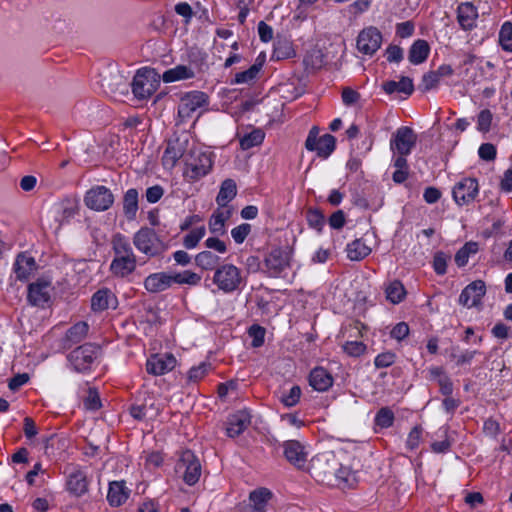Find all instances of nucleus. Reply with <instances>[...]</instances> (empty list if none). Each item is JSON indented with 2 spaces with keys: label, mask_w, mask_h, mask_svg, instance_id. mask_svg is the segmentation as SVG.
<instances>
[{
  "label": "nucleus",
  "mask_w": 512,
  "mask_h": 512,
  "mask_svg": "<svg viewBox=\"0 0 512 512\" xmlns=\"http://www.w3.org/2000/svg\"><path fill=\"white\" fill-rule=\"evenodd\" d=\"M114 257L110 263V272L117 278H126L137 267V258L129 241L122 235H116L112 240Z\"/></svg>",
  "instance_id": "nucleus-1"
},
{
  "label": "nucleus",
  "mask_w": 512,
  "mask_h": 512,
  "mask_svg": "<svg viewBox=\"0 0 512 512\" xmlns=\"http://www.w3.org/2000/svg\"><path fill=\"white\" fill-rule=\"evenodd\" d=\"M212 281L218 290L225 294L238 291L245 285L241 269L231 263L222 264L217 267Z\"/></svg>",
  "instance_id": "nucleus-2"
},
{
  "label": "nucleus",
  "mask_w": 512,
  "mask_h": 512,
  "mask_svg": "<svg viewBox=\"0 0 512 512\" xmlns=\"http://www.w3.org/2000/svg\"><path fill=\"white\" fill-rule=\"evenodd\" d=\"M137 100L149 99L160 86L159 74L151 68L139 69L129 84Z\"/></svg>",
  "instance_id": "nucleus-3"
},
{
  "label": "nucleus",
  "mask_w": 512,
  "mask_h": 512,
  "mask_svg": "<svg viewBox=\"0 0 512 512\" xmlns=\"http://www.w3.org/2000/svg\"><path fill=\"white\" fill-rule=\"evenodd\" d=\"M184 175L189 181H197L209 173L212 168L210 153L196 147L190 148L185 156Z\"/></svg>",
  "instance_id": "nucleus-4"
},
{
  "label": "nucleus",
  "mask_w": 512,
  "mask_h": 512,
  "mask_svg": "<svg viewBox=\"0 0 512 512\" xmlns=\"http://www.w3.org/2000/svg\"><path fill=\"white\" fill-rule=\"evenodd\" d=\"M339 462L333 452H324L311 459L310 474L318 482L330 484Z\"/></svg>",
  "instance_id": "nucleus-5"
},
{
  "label": "nucleus",
  "mask_w": 512,
  "mask_h": 512,
  "mask_svg": "<svg viewBox=\"0 0 512 512\" xmlns=\"http://www.w3.org/2000/svg\"><path fill=\"white\" fill-rule=\"evenodd\" d=\"M208 105V96L201 91H190L181 96L178 104V117L185 122L199 116Z\"/></svg>",
  "instance_id": "nucleus-6"
},
{
  "label": "nucleus",
  "mask_w": 512,
  "mask_h": 512,
  "mask_svg": "<svg viewBox=\"0 0 512 512\" xmlns=\"http://www.w3.org/2000/svg\"><path fill=\"white\" fill-rule=\"evenodd\" d=\"M133 244L136 249L148 257L162 254L165 245L156 232L148 227L141 228L133 236Z\"/></svg>",
  "instance_id": "nucleus-7"
},
{
  "label": "nucleus",
  "mask_w": 512,
  "mask_h": 512,
  "mask_svg": "<svg viewBox=\"0 0 512 512\" xmlns=\"http://www.w3.org/2000/svg\"><path fill=\"white\" fill-rule=\"evenodd\" d=\"M305 148L308 151L316 152L318 157L326 159L335 150L336 139L331 134H324L319 137L318 127L314 126L308 133Z\"/></svg>",
  "instance_id": "nucleus-8"
},
{
  "label": "nucleus",
  "mask_w": 512,
  "mask_h": 512,
  "mask_svg": "<svg viewBox=\"0 0 512 512\" xmlns=\"http://www.w3.org/2000/svg\"><path fill=\"white\" fill-rule=\"evenodd\" d=\"M98 356V348L91 344L77 347L68 355V361L77 372H86L92 368Z\"/></svg>",
  "instance_id": "nucleus-9"
},
{
  "label": "nucleus",
  "mask_w": 512,
  "mask_h": 512,
  "mask_svg": "<svg viewBox=\"0 0 512 512\" xmlns=\"http://www.w3.org/2000/svg\"><path fill=\"white\" fill-rule=\"evenodd\" d=\"M176 470L182 474L184 482L191 486L196 484L200 478L201 464L192 451L185 450L180 456Z\"/></svg>",
  "instance_id": "nucleus-10"
},
{
  "label": "nucleus",
  "mask_w": 512,
  "mask_h": 512,
  "mask_svg": "<svg viewBox=\"0 0 512 512\" xmlns=\"http://www.w3.org/2000/svg\"><path fill=\"white\" fill-rule=\"evenodd\" d=\"M84 203L91 210L106 211L113 205L114 195L106 186L97 185L85 193Z\"/></svg>",
  "instance_id": "nucleus-11"
},
{
  "label": "nucleus",
  "mask_w": 512,
  "mask_h": 512,
  "mask_svg": "<svg viewBox=\"0 0 512 512\" xmlns=\"http://www.w3.org/2000/svg\"><path fill=\"white\" fill-rule=\"evenodd\" d=\"M383 36L380 30L369 26L360 31L356 41L357 50L368 56H373L381 47Z\"/></svg>",
  "instance_id": "nucleus-12"
},
{
  "label": "nucleus",
  "mask_w": 512,
  "mask_h": 512,
  "mask_svg": "<svg viewBox=\"0 0 512 512\" xmlns=\"http://www.w3.org/2000/svg\"><path fill=\"white\" fill-rule=\"evenodd\" d=\"M417 142V135L412 128L399 127L390 139V150L393 154L409 155Z\"/></svg>",
  "instance_id": "nucleus-13"
},
{
  "label": "nucleus",
  "mask_w": 512,
  "mask_h": 512,
  "mask_svg": "<svg viewBox=\"0 0 512 512\" xmlns=\"http://www.w3.org/2000/svg\"><path fill=\"white\" fill-rule=\"evenodd\" d=\"M189 140L187 135L170 139L162 156V163L165 168H173L180 158L187 155Z\"/></svg>",
  "instance_id": "nucleus-14"
},
{
  "label": "nucleus",
  "mask_w": 512,
  "mask_h": 512,
  "mask_svg": "<svg viewBox=\"0 0 512 512\" xmlns=\"http://www.w3.org/2000/svg\"><path fill=\"white\" fill-rule=\"evenodd\" d=\"M103 91L107 94H127L129 83L125 76L116 68L109 69L101 74L100 80Z\"/></svg>",
  "instance_id": "nucleus-15"
},
{
  "label": "nucleus",
  "mask_w": 512,
  "mask_h": 512,
  "mask_svg": "<svg viewBox=\"0 0 512 512\" xmlns=\"http://www.w3.org/2000/svg\"><path fill=\"white\" fill-rule=\"evenodd\" d=\"M177 360L171 353L153 354L146 362V370L154 376L164 375L175 368Z\"/></svg>",
  "instance_id": "nucleus-16"
},
{
  "label": "nucleus",
  "mask_w": 512,
  "mask_h": 512,
  "mask_svg": "<svg viewBox=\"0 0 512 512\" xmlns=\"http://www.w3.org/2000/svg\"><path fill=\"white\" fill-rule=\"evenodd\" d=\"M453 198L458 205L472 202L478 194V183L474 178H464L453 188Z\"/></svg>",
  "instance_id": "nucleus-17"
},
{
  "label": "nucleus",
  "mask_w": 512,
  "mask_h": 512,
  "mask_svg": "<svg viewBox=\"0 0 512 512\" xmlns=\"http://www.w3.org/2000/svg\"><path fill=\"white\" fill-rule=\"evenodd\" d=\"M485 293V283L482 280L473 281L462 290L459 303L467 308L476 307L480 304Z\"/></svg>",
  "instance_id": "nucleus-18"
},
{
  "label": "nucleus",
  "mask_w": 512,
  "mask_h": 512,
  "mask_svg": "<svg viewBox=\"0 0 512 512\" xmlns=\"http://www.w3.org/2000/svg\"><path fill=\"white\" fill-rule=\"evenodd\" d=\"M51 292V282L46 279H38L28 287V300L32 305L44 306L50 300Z\"/></svg>",
  "instance_id": "nucleus-19"
},
{
  "label": "nucleus",
  "mask_w": 512,
  "mask_h": 512,
  "mask_svg": "<svg viewBox=\"0 0 512 512\" xmlns=\"http://www.w3.org/2000/svg\"><path fill=\"white\" fill-rule=\"evenodd\" d=\"M117 306V297L108 288L99 289L92 295L91 308L94 312H102L107 309H116Z\"/></svg>",
  "instance_id": "nucleus-20"
},
{
  "label": "nucleus",
  "mask_w": 512,
  "mask_h": 512,
  "mask_svg": "<svg viewBox=\"0 0 512 512\" xmlns=\"http://www.w3.org/2000/svg\"><path fill=\"white\" fill-rule=\"evenodd\" d=\"M144 288L149 293H160L173 285L172 274L156 272L148 275L143 282Z\"/></svg>",
  "instance_id": "nucleus-21"
},
{
  "label": "nucleus",
  "mask_w": 512,
  "mask_h": 512,
  "mask_svg": "<svg viewBox=\"0 0 512 512\" xmlns=\"http://www.w3.org/2000/svg\"><path fill=\"white\" fill-rule=\"evenodd\" d=\"M477 8L470 2L461 3L457 7V22L463 30L469 31L476 27Z\"/></svg>",
  "instance_id": "nucleus-22"
},
{
  "label": "nucleus",
  "mask_w": 512,
  "mask_h": 512,
  "mask_svg": "<svg viewBox=\"0 0 512 512\" xmlns=\"http://www.w3.org/2000/svg\"><path fill=\"white\" fill-rule=\"evenodd\" d=\"M232 216V208L218 207L210 216L208 228L211 234L222 236L226 233V222Z\"/></svg>",
  "instance_id": "nucleus-23"
},
{
  "label": "nucleus",
  "mask_w": 512,
  "mask_h": 512,
  "mask_svg": "<svg viewBox=\"0 0 512 512\" xmlns=\"http://www.w3.org/2000/svg\"><path fill=\"white\" fill-rule=\"evenodd\" d=\"M131 490L126 486L125 481H112L109 483L107 501L112 507H119L126 503L130 497Z\"/></svg>",
  "instance_id": "nucleus-24"
},
{
  "label": "nucleus",
  "mask_w": 512,
  "mask_h": 512,
  "mask_svg": "<svg viewBox=\"0 0 512 512\" xmlns=\"http://www.w3.org/2000/svg\"><path fill=\"white\" fill-rule=\"evenodd\" d=\"M251 423L248 411L240 410L228 418L226 432L229 437H236L244 432Z\"/></svg>",
  "instance_id": "nucleus-25"
},
{
  "label": "nucleus",
  "mask_w": 512,
  "mask_h": 512,
  "mask_svg": "<svg viewBox=\"0 0 512 512\" xmlns=\"http://www.w3.org/2000/svg\"><path fill=\"white\" fill-rule=\"evenodd\" d=\"M284 455L291 464L297 467H303L307 460L305 447L295 440L284 443Z\"/></svg>",
  "instance_id": "nucleus-26"
},
{
  "label": "nucleus",
  "mask_w": 512,
  "mask_h": 512,
  "mask_svg": "<svg viewBox=\"0 0 512 512\" xmlns=\"http://www.w3.org/2000/svg\"><path fill=\"white\" fill-rule=\"evenodd\" d=\"M35 270L36 262L32 256L25 253H21L17 256L13 265V271L18 280H27Z\"/></svg>",
  "instance_id": "nucleus-27"
},
{
  "label": "nucleus",
  "mask_w": 512,
  "mask_h": 512,
  "mask_svg": "<svg viewBox=\"0 0 512 512\" xmlns=\"http://www.w3.org/2000/svg\"><path fill=\"white\" fill-rule=\"evenodd\" d=\"M309 383L313 389L324 392L332 386L333 377L326 369L316 367L310 372Z\"/></svg>",
  "instance_id": "nucleus-28"
},
{
  "label": "nucleus",
  "mask_w": 512,
  "mask_h": 512,
  "mask_svg": "<svg viewBox=\"0 0 512 512\" xmlns=\"http://www.w3.org/2000/svg\"><path fill=\"white\" fill-rule=\"evenodd\" d=\"M67 489L74 496L84 495L88 490L86 474L80 470L71 472L67 479Z\"/></svg>",
  "instance_id": "nucleus-29"
},
{
  "label": "nucleus",
  "mask_w": 512,
  "mask_h": 512,
  "mask_svg": "<svg viewBox=\"0 0 512 512\" xmlns=\"http://www.w3.org/2000/svg\"><path fill=\"white\" fill-rule=\"evenodd\" d=\"M194 76L195 72L192 67L187 65H177L166 70L162 75V80L165 83H172L176 81L191 79Z\"/></svg>",
  "instance_id": "nucleus-30"
},
{
  "label": "nucleus",
  "mask_w": 512,
  "mask_h": 512,
  "mask_svg": "<svg viewBox=\"0 0 512 512\" xmlns=\"http://www.w3.org/2000/svg\"><path fill=\"white\" fill-rule=\"evenodd\" d=\"M236 194L237 187L235 181L232 179L224 180L216 197L218 206L222 208H230L227 204L235 198Z\"/></svg>",
  "instance_id": "nucleus-31"
},
{
  "label": "nucleus",
  "mask_w": 512,
  "mask_h": 512,
  "mask_svg": "<svg viewBox=\"0 0 512 512\" xmlns=\"http://www.w3.org/2000/svg\"><path fill=\"white\" fill-rule=\"evenodd\" d=\"M429 51V45L425 40H417L410 47L409 61L414 65L421 64L427 59Z\"/></svg>",
  "instance_id": "nucleus-32"
},
{
  "label": "nucleus",
  "mask_w": 512,
  "mask_h": 512,
  "mask_svg": "<svg viewBox=\"0 0 512 512\" xmlns=\"http://www.w3.org/2000/svg\"><path fill=\"white\" fill-rule=\"evenodd\" d=\"M272 493L266 488H259L252 491L249 495L251 505L246 510H257L264 512V508L271 498Z\"/></svg>",
  "instance_id": "nucleus-33"
},
{
  "label": "nucleus",
  "mask_w": 512,
  "mask_h": 512,
  "mask_svg": "<svg viewBox=\"0 0 512 512\" xmlns=\"http://www.w3.org/2000/svg\"><path fill=\"white\" fill-rule=\"evenodd\" d=\"M347 257L352 261H359L371 253V248L362 239H356L346 248Z\"/></svg>",
  "instance_id": "nucleus-34"
},
{
  "label": "nucleus",
  "mask_w": 512,
  "mask_h": 512,
  "mask_svg": "<svg viewBox=\"0 0 512 512\" xmlns=\"http://www.w3.org/2000/svg\"><path fill=\"white\" fill-rule=\"evenodd\" d=\"M219 263L220 257L210 250L201 251L195 256V264L202 270H216Z\"/></svg>",
  "instance_id": "nucleus-35"
},
{
  "label": "nucleus",
  "mask_w": 512,
  "mask_h": 512,
  "mask_svg": "<svg viewBox=\"0 0 512 512\" xmlns=\"http://www.w3.org/2000/svg\"><path fill=\"white\" fill-rule=\"evenodd\" d=\"M138 211V192L136 189H128L123 199V212L128 220H133Z\"/></svg>",
  "instance_id": "nucleus-36"
},
{
  "label": "nucleus",
  "mask_w": 512,
  "mask_h": 512,
  "mask_svg": "<svg viewBox=\"0 0 512 512\" xmlns=\"http://www.w3.org/2000/svg\"><path fill=\"white\" fill-rule=\"evenodd\" d=\"M383 89L387 94H393L395 92H401L410 95L413 90V82L408 77H402L399 81H388L383 84Z\"/></svg>",
  "instance_id": "nucleus-37"
},
{
  "label": "nucleus",
  "mask_w": 512,
  "mask_h": 512,
  "mask_svg": "<svg viewBox=\"0 0 512 512\" xmlns=\"http://www.w3.org/2000/svg\"><path fill=\"white\" fill-rule=\"evenodd\" d=\"M292 42L287 38H277L274 43L273 57L277 60L287 59L294 56Z\"/></svg>",
  "instance_id": "nucleus-38"
},
{
  "label": "nucleus",
  "mask_w": 512,
  "mask_h": 512,
  "mask_svg": "<svg viewBox=\"0 0 512 512\" xmlns=\"http://www.w3.org/2000/svg\"><path fill=\"white\" fill-rule=\"evenodd\" d=\"M130 414L137 420H150L158 415V409L153 404H135L131 407Z\"/></svg>",
  "instance_id": "nucleus-39"
},
{
  "label": "nucleus",
  "mask_w": 512,
  "mask_h": 512,
  "mask_svg": "<svg viewBox=\"0 0 512 512\" xmlns=\"http://www.w3.org/2000/svg\"><path fill=\"white\" fill-rule=\"evenodd\" d=\"M385 293L387 300L393 304L400 303L406 295L403 284L398 280L390 282L385 289Z\"/></svg>",
  "instance_id": "nucleus-40"
},
{
  "label": "nucleus",
  "mask_w": 512,
  "mask_h": 512,
  "mask_svg": "<svg viewBox=\"0 0 512 512\" xmlns=\"http://www.w3.org/2000/svg\"><path fill=\"white\" fill-rule=\"evenodd\" d=\"M265 138V133L261 129H254L240 138V146L243 150L251 149L255 146L262 144Z\"/></svg>",
  "instance_id": "nucleus-41"
},
{
  "label": "nucleus",
  "mask_w": 512,
  "mask_h": 512,
  "mask_svg": "<svg viewBox=\"0 0 512 512\" xmlns=\"http://www.w3.org/2000/svg\"><path fill=\"white\" fill-rule=\"evenodd\" d=\"M478 243L474 241H470L464 244L455 255V263L459 267H463L468 263V260L471 255H474L478 252Z\"/></svg>",
  "instance_id": "nucleus-42"
},
{
  "label": "nucleus",
  "mask_w": 512,
  "mask_h": 512,
  "mask_svg": "<svg viewBox=\"0 0 512 512\" xmlns=\"http://www.w3.org/2000/svg\"><path fill=\"white\" fill-rule=\"evenodd\" d=\"M173 284H187L190 286H196L201 281V276L195 272L186 270L179 273L172 274Z\"/></svg>",
  "instance_id": "nucleus-43"
},
{
  "label": "nucleus",
  "mask_w": 512,
  "mask_h": 512,
  "mask_svg": "<svg viewBox=\"0 0 512 512\" xmlns=\"http://www.w3.org/2000/svg\"><path fill=\"white\" fill-rule=\"evenodd\" d=\"M89 326L86 322H78L74 326H72L66 334L67 340L71 343H78L82 341L87 333Z\"/></svg>",
  "instance_id": "nucleus-44"
},
{
  "label": "nucleus",
  "mask_w": 512,
  "mask_h": 512,
  "mask_svg": "<svg viewBox=\"0 0 512 512\" xmlns=\"http://www.w3.org/2000/svg\"><path fill=\"white\" fill-rule=\"evenodd\" d=\"M206 228L205 226H200L195 229H192L187 235L183 238V245L186 249H194L200 240L205 236Z\"/></svg>",
  "instance_id": "nucleus-45"
},
{
  "label": "nucleus",
  "mask_w": 512,
  "mask_h": 512,
  "mask_svg": "<svg viewBox=\"0 0 512 512\" xmlns=\"http://www.w3.org/2000/svg\"><path fill=\"white\" fill-rule=\"evenodd\" d=\"M499 43L503 50L512 52V23L506 21L499 31Z\"/></svg>",
  "instance_id": "nucleus-46"
},
{
  "label": "nucleus",
  "mask_w": 512,
  "mask_h": 512,
  "mask_svg": "<svg viewBox=\"0 0 512 512\" xmlns=\"http://www.w3.org/2000/svg\"><path fill=\"white\" fill-rule=\"evenodd\" d=\"M266 266L271 275L278 276L287 266L284 259L279 254L272 253L265 260Z\"/></svg>",
  "instance_id": "nucleus-47"
},
{
  "label": "nucleus",
  "mask_w": 512,
  "mask_h": 512,
  "mask_svg": "<svg viewBox=\"0 0 512 512\" xmlns=\"http://www.w3.org/2000/svg\"><path fill=\"white\" fill-rule=\"evenodd\" d=\"M262 68V62L253 64L249 69L239 72L235 75L234 82L237 84H246L252 82L258 75Z\"/></svg>",
  "instance_id": "nucleus-48"
},
{
  "label": "nucleus",
  "mask_w": 512,
  "mask_h": 512,
  "mask_svg": "<svg viewBox=\"0 0 512 512\" xmlns=\"http://www.w3.org/2000/svg\"><path fill=\"white\" fill-rule=\"evenodd\" d=\"M333 479H335L339 485L344 484L352 486L355 482V475L349 467L342 466L339 463V466L336 468V473L333 474Z\"/></svg>",
  "instance_id": "nucleus-49"
},
{
  "label": "nucleus",
  "mask_w": 512,
  "mask_h": 512,
  "mask_svg": "<svg viewBox=\"0 0 512 512\" xmlns=\"http://www.w3.org/2000/svg\"><path fill=\"white\" fill-rule=\"evenodd\" d=\"M301 397V388L297 385L292 386L289 391L283 392L280 401L285 407L295 406Z\"/></svg>",
  "instance_id": "nucleus-50"
},
{
  "label": "nucleus",
  "mask_w": 512,
  "mask_h": 512,
  "mask_svg": "<svg viewBox=\"0 0 512 512\" xmlns=\"http://www.w3.org/2000/svg\"><path fill=\"white\" fill-rule=\"evenodd\" d=\"M375 424L381 428H388L393 425L394 413L387 407L381 408L375 416Z\"/></svg>",
  "instance_id": "nucleus-51"
},
{
  "label": "nucleus",
  "mask_w": 512,
  "mask_h": 512,
  "mask_svg": "<svg viewBox=\"0 0 512 512\" xmlns=\"http://www.w3.org/2000/svg\"><path fill=\"white\" fill-rule=\"evenodd\" d=\"M343 351L351 357H359L366 351V345L361 341H347L342 345Z\"/></svg>",
  "instance_id": "nucleus-52"
},
{
  "label": "nucleus",
  "mask_w": 512,
  "mask_h": 512,
  "mask_svg": "<svg viewBox=\"0 0 512 512\" xmlns=\"http://www.w3.org/2000/svg\"><path fill=\"white\" fill-rule=\"evenodd\" d=\"M251 232V225L243 223L231 230V236L237 244H242Z\"/></svg>",
  "instance_id": "nucleus-53"
},
{
  "label": "nucleus",
  "mask_w": 512,
  "mask_h": 512,
  "mask_svg": "<svg viewBox=\"0 0 512 512\" xmlns=\"http://www.w3.org/2000/svg\"><path fill=\"white\" fill-rule=\"evenodd\" d=\"M265 329L259 325H252L249 330L248 334L252 338V346L257 348L263 345L264 338H265Z\"/></svg>",
  "instance_id": "nucleus-54"
},
{
  "label": "nucleus",
  "mask_w": 512,
  "mask_h": 512,
  "mask_svg": "<svg viewBox=\"0 0 512 512\" xmlns=\"http://www.w3.org/2000/svg\"><path fill=\"white\" fill-rule=\"evenodd\" d=\"M492 113L488 109L480 111L477 117V129L481 132H488L492 122Z\"/></svg>",
  "instance_id": "nucleus-55"
},
{
  "label": "nucleus",
  "mask_w": 512,
  "mask_h": 512,
  "mask_svg": "<svg viewBox=\"0 0 512 512\" xmlns=\"http://www.w3.org/2000/svg\"><path fill=\"white\" fill-rule=\"evenodd\" d=\"M84 407L93 411L101 407L99 394L94 388H89L88 394L84 399Z\"/></svg>",
  "instance_id": "nucleus-56"
},
{
  "label": "nucleus",
  "mask_w": 512,
  "mask_h": 512,
  "mask_svg": "<svg viewBox=\"0 0 512 512\" xmlns=\"http://www.w3.org/2000/svg\"><path fill=\"white\" fill-rule=\"evenodd\" d=\"M440 82L439 73L434 71L425 74L422 78L421 87L424 91L435 89Z\"/></svg>",
  "instance_id": "nucleus-57"
},
{
  "label": "nucleus",
  "mask_w": 512,
  "mask_h": 512,
  "mask_svg": "<svg viewBox=\"0 0 512 512\" xmlns=\"http://www.w3.org/2000/svg\"><path fill=\"white\" fill-rule=\"evenodd\" d=\"M210 365L207 363H201L198 366L192 367L188 372V378L191 381H199L205 377L209 370Z\"/></svg>",
  "instance_id": "nucleus-58"
},
{
  "label": "nucleus",
  "mask_w": 512,
  "mask_h": 512,
  "mask_svg": "<svg viewBox=\"0 0 512 512\" xmlns=\"http://www.w3.org/2000/svg\"><path fill=\"white\" fill-rule=\"evenodd\" d=\"M307 221L310 227L320 231L325 223L323 215L317 210H310L307 213Z\"/></svg>",
  "instance_id": "nucleus-59"
},
{
  "label": "nucleus",
  "mask_w": 512,
  "mask_h": 512,
  "mask_svg": "<svg viewBox=\"0 0 512 512\" xmlns=\"http://www.w3.org/2000/svg\"><path fill=\"white\" fill-rule=\"evenodd\" d=\"M205 246L208 250H214L220 254H224L227 252V245L224 241L220 240L218 237H209L205 240Z\"/></svg>",
  "instance_id": "nucleus-60"
},
{
  "label": "nucleus",
  "mask_w": 512,
  "mask_h": 512,
  "mask_svg": "<svg viewBox=\"0 0 512 512\" xmlns=\"http://www.w3.org/2000/svg\"><path fill=\"white\" fill-rule=\"evenodd\" d=\"M395 362V354L384 352L375 357L374 364L377 368H386Z\"/></svg>",
  "instance_id": "nucleus-61"
},
{
  "label": "nucleus",
  "mask_w": 512,
  "mask_h": 512,
  "mask_svg": "<svg viewBox=\"0 0 512 512\" xmlns=\"http://www.w3.org/2000/svg\"><path fill=\"white\" fill-rule=\"evenodd\" d=\"M388 62L399 63L403 59V50L397 45H389L385 50Z\"/></svg>",
  "instance_id": "nucleus-62"
},
{
  "label": "nucleus",
  "mask_w": 512,
  "mask_h": 512,
  "mask_svg": "<svg viewBox=\"0 0 512 512\" xmlns=\"http://www.w3.org/2000/svg\"><path fill=\"white\" fill-rule=\"evenodd\" d=\"M175 12L184 18L186 24H188L194 16L192 7L187 2H180L176 4Z\"/></svg>",
  "instance_id": "nucleus-63"
},
{
  "label": "nucleus",
  "mask_w": 512,
  "mask_h": 512,
  "mask_svg": "<svg viewBox=\"0 0 512 512\" xmlns=\"http://www.w3.org/2000/svg\"><path fill=\"white\" fill-rule=\"evenodd\" d=\"M479 157L486 161H492L496 157V148L491 143H484L479 147Z\"/></svg>",
  "instance_id": "nucleus-64"
}]
</instances>
